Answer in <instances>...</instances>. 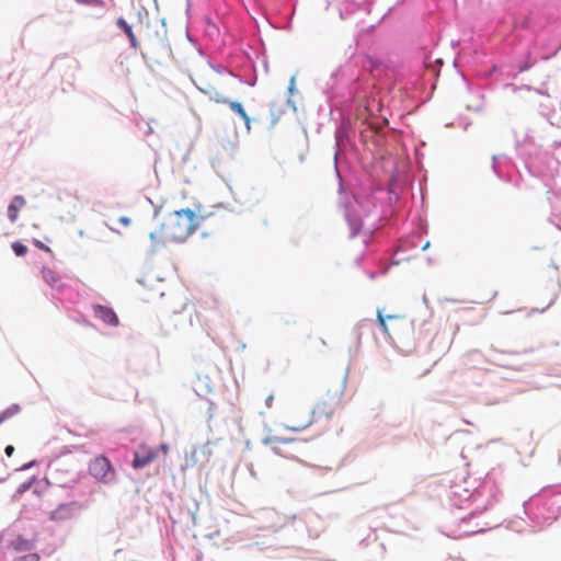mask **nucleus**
I'll list each match as a JSON object with an SVG mask.
<instances>
[{"label": "nucleus", "mask_w": 561, "mask_h": 561, "mask_svg": "<svg viewBox=\"0 0 561 561\" xmlns=\"http://www.w3.org/2000/svg\"><path fill=\"white\" fill-rule=\"evenodd\" d=\"M210 215H196L191 209H181L170 213L163 221L154 228L149 238L152 251H157L171 242L185 241Z\"/></svg>", "instance_id": "1"}, {"label": "nucleus", "mask_w": 561, "mask_h": 561, "mask_svg": "<svg viewBox=\"0 0 561 561\" xmlns=\"http://www.w3.org/2000/svg\"><path fill=\"white\" fill-rule=\"evenodd\" d=\"M194 83L201 92L209 98L210 101L217 104H228L231 111L242 118L247 130H251V118L247 114L242 104L237 101H230L229 99L228 94L231 83L230 73L220 71L213 66H208L196 76Z\"/></svg>", "instance_id": "2"}, {"label": "nucleus", "mask_w": 561, "mask_h": 561, "mask_svg": "<svg viewBox=\"0 0 561 561\" xmlns=\"http://www.w3.org/2000/svg\"><path fill=\"white\" fill-rule=\"evenodd\" d=\"M89 473L102 483H110L115 479V470L105 456H98L92 459L88 467Z\"/></svg>", "instance_id": "3"}, {"label": "nucleus", "mask_w": 561, "mask_h": 561, "mask_svg": "<svg viewBox=\"0 0 561 561\" xmlns=\"http://www.w3.org/2000/svg\"><path fill=\"white\" fill-rule=\"evenodd\" d=\"M377 320L379 325L388 337L392 339L391 330L394 334L399 335L398 329L407 328L409 329L411 323L407 320L404 316L400 314H387L385 316L381 310H377Z\"/></svg>", "instance_id": "4"}, {"label": "nucleus", "mask_w": 561, "mask_h": 561, "mask_svg": "<svg viewBox=\"0 0 561 561\" xmlns=\"http://www.w3.org/2000/svg\"><path fill=\"white\" fill-rule=\"evenodd\" d=\"M78 504L76 502L60 504L56 510L50 512L49 518L54 522H65L75 517Z\"/></svg>", "instance_id": "5"}, {"label": "nucleus", "mask_w": 561, "mask_h": 561, "mask_svg": "<svg viewBox=\"0 0 561 561\" xmlns=\"http://www.w3.org/2000/svg\"><path fill=\"white\" fill-rule=\"evenodd\" d=\"M158 457V450L153 448H149L146 446H141L138 451L135 453V457L133 460V467L135 469L144 468L153 461Z\"/></svg>", "instance_id": "6"}, {"label": "nucleus", "mask_w": 561, "mask_h": 561, "mask_svg": "<svg viewBox=\"0 0 561 561\" xmlns=\"http://www.w3.org/2000/svg\"><path fill=\"white\" fill-rule=\"evenodd\" d=\"M295 442H296V439H294V438H282V437H277V436L267 437V438L264 439V444L265 445H270L272 451L275 455H278V456H282V457H287V458H293L294 455L286 453L283 449V447L285 445H289V444H293Z\"/></svg>", "instance_id": "7"}, {"label": "nucleus", "mask_w": 561, "mask_h": 561, "mask_svg": "<svg viewBox=\"0 0 561 561\" xmlns=\"http://www.w3.org/2000/svg\"><path fill=\"white\" fill-rule=\"evenodd\" d=\"M93 312L96 318L102 320L107 325L117 327L119 323L118 317L115 313V311L107 306L94 305Z\"/></svg>", "instance_id": "8"}, {"label": "nucleus", "mask_w": 561, "mask_h": 561, "mask_svg": "<svg viewBox=\"0 0 561 561\" xmlns=\"http://www.w3.org/2000/svg\"><path fill=\"white\" fill-rule=\"evenodd\" d=\"M41 273L44 282L51 288L60 290L64 287L61 277L56 271L44 266Z\"/></svg>", "instance_id": "9"}, {"label": "nucleus", "mask_w": 561, "mask_h": 561, "mask_svg": "<svg viewBox=\"0 0 561 561\" xmlns=\"http://www.w3.org/2000/svg\"><path fill=\"white\" fill-rule=\"evenodd\" d=\"M25 205V199L21 195H16L12 198L8 207V217L11 222H14L19 217V211Z\"/></svg>", "instance_id": "10"}, {"label": "nucleus", "mask_w": 561, "mask_h": 561, "mask_svg": "<svg viewBox=\"0 0 561 561\" xmlns=\"http://www.w3.org/2000/svg\"><path fill=\"white\" fill-rule=\"evenodd\" d=\"M313 423V412L307 411L302 420L295 422L293 421L291 424H287L286 427L294 432L302 431L307 427H309Z\"/></svg>", "instance_id": "11"}, {"label": "nucleus", "mask_w": 561, "mask_h": 561, "mask_svg": "<svg viewBox=\"0 0 561 561\" xmlns=\"http://www.w3.org/2000/svg\"><path fill=\"white\" fill-rule=\"evenodd\" d=\"M116 24L127 35V37H128V39L130 42L131 47L133 48H138V41H137L133 30H131V26L123 18H118L117 21H116Z\"/></svg>", "instance_id": "12"}, {"label": "nucleus", "mask_w": 561, "mask_h": 561, "mask_svg": "<svg viewBox=\"0 0 561 561\" xmlns=\"http://www.w3.org/2000/svg\"><path fill=\"white\" fill-rule=\"evenodd\" d=\"M21 411V408L19 404H12L9 408H7L1 414H0V425L9 420L10 417L16 415Z\"/></svg>", "instance_id": "13"}, {"label": "nucleus", "mask_w": 561, "mask_h": 561, "mask_svg": "<svg viewBox=\"0 0 561 561\" xmlns=\"http://www.w3.org/2000/svg\"><path fill=\"white\" fill-rule=\"evenodd\" d=\"M12 250L18 256H23L27 253V248L20 241H15L12 243Z\"/></svg>", "instance_id": "14"}, {"label": "nucleus", "mask_w": 561, "mask_h": 561, "mask_svg": "<svg viewBox=\"0 0 561 561\" xmlns=\"http://www.w3.org/2000/svg\"><path fill=\"white\" fill-rule=\"evenodd\" d=\"M78 3L90 7H101L105 5L104 0H76Z\"/></svg>", "instance_id": "15"}, {"label": "nucleus", "mask_w": 561, "mask_h": 561, "mask_svg": "<svg viewBox=\"0 0 561 561\" xmlns=\"http://www.w3.org/2000/svg\"><path fill=\"white\" fill-rule=\"evenodd\" d=\"M342 397H343V389H341L334 393V396L331 399V405L332 407L339 405L341 403Z\"/></svg>", "instance_id": "16"}, {"label": "nucleus", "mask_w": 561, "mask_h": 561, "mask_svg": "<svg viewBox=\"0 0 561 561\" xmlns=\"http://www.w3.org/2000/svg\"><path fill=\"white\" fill-rule=\"evenodd\" d=\"M19 561H39V556L37 553H30L21 557Z\"/></svg>", "instance_id": "17"}, {"label": "nucleus", "mask_w": 561, "mask_h": 561, "mask_svg": "<svg viewBox=\"0 0 561 561\" xmlns=\"http://www.w3.org/2000/svg\"><path fill=\"white\" fill-rule=\"evenodd\" d=\"M34 244H35L37 248H39V249H42V250H44V251H46V252H50L49 247L45 245L43 242H41V241H38V240H35V241H34Z\"/></svg>", "instance_id": "18"}, {"label": "nucleus", "mask_w": 561, "mask_h": 561, "mask_svg": "<svg viewBox=\"0 0 561 561\" xmlns=\"http://www.w3.org/2000/svg\"><path fill=\"white\" fill-rule=\"evenodd\" d=\"M273 403H274V396L268 394L265 399V404L268 409H271L273 407Z\"/></svg>", "instance_id": "19"}, {"label": "nucleus", "mask_w": 561, "mask_h": 561, "mask_svg": "<svg viewBox=\"0 0 561 561\" xmlns=\"http://www.w3.org/2000/svg\"><path fill=\"white\" fill-rule=\"evenodd\" d=\"M4 453L8 457H11L14 453V447L12 445H8L4 449Z\"/></svg>", "instance_id": "20"}, {"label": "nucleus", "mask_w": 561, "mask_h": 561, "mask_svg": "<svg viewBox=\"0 0 561 561\" xmlns=\"http://www.w3.org/2000/svg\"><path fill=\"white\" fill-rule=\"evenodd\" d=\"M360 227H362L360 222H355L354 225H352V230H353L352 234H356L359 231Z\"/></svg>", "instance_id": "21"}, {"label": "nucleus", "mask_w": 561, "mask_h": 561, "mask_svg": "<svg viewBox=\"0 0 561 561\" xmlns=\"http://www.w3.org/2000/svg\"><path fill=\"white\" fill-rule=\"evenodd\" d=\"M119 221L125 225V226H128L129 222H130V219L128 217H121L119 218Z\"/></svg>", "instance_id": "22"}, {"label": "nucleus", "mask_w": 561, "mask_h": 561, "mask_svg": "<svg viewBox=\"0 0 561 561\" xmlns=\"http://www.w3.org/2000/svg\"><path fill=\"white\" fill-rule=\"evenodd\" d=\"M159 448L163 451V454H167V453H168V450H169V448H168V445H167V444H161Z\"/></svg>", "instance_id": "23"}, {"label": "nucleus", "mask_w": 561, "mask_h": 561, "mask_svg": "<svg viewBox=\"0 0 561 561\" xmlns=\"http://www.w3.org/2000/svg\"><path fill=\"white\" fill-rule=\"evenodd\" d=\"M428 247H430V242H426V243L422 247V250H426V249H428Z\"/></svg>", "instance_id": "24"}, {"label": "nucleus", "mask_w": 561, "mask_h": 561, "mask_svg": "<svg viewBox=\"0 0 561 561\" xmlns=\"http://www.w3.org/2000/svg\"><path fill=\"white\" fill-rule=\"evenodd\" d=\"M289 90H290L291 92H293V90H294V79H291V84H290V87H289Z\"/></svg>", "instance_id": "25"}, {"label": "nucleus", "mask_w": 561, "mask_h": 561, "mask_svg": "<svg viewBox=\"0 0 561 561\" xmlns=\"http://www.w3.org/2000/svg\"><path fill=\"white\" fill-rule=\"evenodd\" d=\"M345 381H346V376L343 378V386L345 385Z\"/></svg>", "instance_id": "26"}]
</instances>
